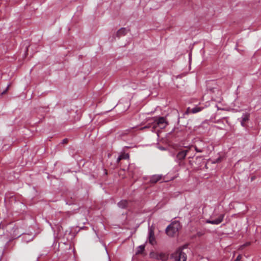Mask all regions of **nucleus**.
Instances as JSON below:
<instances>
[{"label":"nucleus","mask_w":261,"mask_h":261,"mask_svg":"<svg viewBox=\"0 0 261 261\" xmlns=\"http://www.w3.org/2000/svg\"><path fill=\"white\" fill-rule=\"evenodd\" d=\"M145 248V246L143 245H140L138 247V249L136 252V254H140L143 252Z\"/></svg>","instance_id":"obj_14"},{"label":"nucleus","mask_w":261,"mask_h":261,"mask_svg":"<svg viewBox=\"0 0 261 261\" xmlns=\"http://www.w3.org/2000/svg\"><path fill=\"white\" fill-rule=\"evenodd\" d=\"M161 149H162V150L164 149V148H161Z\"/></svg>","instance_id":"obj_21"},{"label":"nucleus","mask_w":261,"mask_h":261,"mask_svg":"<svg viewBox=\"0 0 261 261\" xmlns=\"http://www.w3.org/2000/svg\"><path fill=\"white\" fill-rule=\"evenodd\" d=\"M122 159H127L129 158V154L128 153L122 155Z\"/></svg>","instance_id":"obj_15"},{"label":"nucleus","mask_w":261,"mask_h":261,"mask_svg":"<svg viewBox=\"0 0 261 261\" xmlns=\"http://www.w3.org/2000/svg\"><path fill=\"white\" fill-rule=\"evenodd\" d=\"M127 31L126 28H122L118 31L117 35L118 36L124 35L127 33Z\"/></svg>","instance_id":"obj_11"},{"label":"nucleus","mask_w":261,"mask_h":261,"mask_svg":"<svg viewBox=\"0 0 261 261\" xmlns=\"http://www.w3.org/2000/svg\"><path fill=\"white\" fill-rule=\"evenodd\" d=\"M148 241L149 243L152 245L156 243L154 233V228L152 226H149L148 227Z\"/></svg>","instance_id":"obj_5"},{"label":"nucleus","mask_w":261,"mask_h":261,"mask_svg":"<svg viewBox=\"0 0 261 261\" xmlns=\"http://www.w3.org/2000/svg\"><path fill=\"white\" fill-rule=\"evenodd\" d=\"M162 176L161 175H153L150 179L151 182L155 183L161 179Z\"/></svg>","instance_id":"obj_8"},{"label":"nucleus","mask_w":261,"mask_h":261,"mask_svg":"<svg viewBox=\"0 0 261 261\" xmlns=\"http://www.w3.org/2000/svg\"><path fill=\"white\" fill-rule=\"evenodd\" d=\"M9 86V85H8V86H7V89H6V90H5V91H4V92H3V94L6 92V91L7 90V89H8Z\"/></svg>","instance_id":"obj_20"},{"label":"nucleus","mask_w":261,"mask_h":261,"mask_svg":"<svg viewBox=\"0 0 261 261\" xmlns=\"http://www.w3.org/2000/svg\"><path fill=\"white\" fill-rule=\"evenodd\" d=\"M22 239H23V241L24 242L28 243L33 240V237L29 234H24L23 236Z\"/></svg>","instance_id":"obj_10"},{"label":"nucleus","mask_w":261,"mask_h":261,"mask_svg":"<svg viewBox=\"0 0 261 261\" xmlns=\"http://www.w3.org/2000/svg\"><path fill=\"white\" fill-rule=\"evenodd\" d=\"M187 153L188 150H182L177 153V158L179 160H182L186 158Z\"/></svg>","instance_id":"obj_7"},{"label":"nucleus","mask_w":261,"mask_h":261,"mask_svg":"<svg viewBox=\"0 0 261 261\" xmlns=\"http://www.w3.org/2000/svg\"><path fill=\"white\" fill-rule=\"evenodd\" d=\"M149 255L151 258L158 260L165 261L167 259V256L164 253L152 252L150 253Z\"/></svg>","instance_id":"obj_4"},{"label":"nucleus","mask_w":261,"mask_h":261,"mask_svg":"<svg viewBox=\"0 0 261 261\" xmlns=\"http://www.w3.org/2000/svg\"><path fill=\"white\" fill-rule=\"evenodd\" d=\"M194 148H195V150L197 152H202V150L198 149V148L196 146H195Z\"/></svg>","instance_id":"obj_16"},{"label":"nucleus","mask_w":261,"mask_h":261,"mask_svg":"<svg viewBox=\"0 0 261 261\" xmlns=\"http://www.w3.org/2000/svg\"><path fill=\"white\" fill-rule=\"evenodd\" d=\"M128 202L126 200H122L118 203V206L121 208H125L127 205Z\"/></svg>","instance_id":"obj_9"},{"label":"nucleus","mask_w":261,"mask_h":261,"mask_svg":"<svg viewBox=\"0 0 261 261\" xmlns=\"http://www.w3.org/2000/svg\"><path fill=\"white\" fill-rule=\"evenodd\" d=\"M67 142V139H64L63 140V143H66Z\"/></svg>","instance_id":"obj_19"},{"label":"nucleus","mask_w":261,"mask_h":261,"mask_svg":"<svg viewBox=\"0 0 261 261\" xmlns=\"http://www.w3.org/2000/svg\"><path fill=\"white\" fill-rule=\"evenodd\" d=\"M172 257L176 261H186L187 256L180 249L176 250L172 255Z\"/></svg>","instance_id":"obj_3"},{"label":"nucleus","mask_w":261,"mask_h":261,"mask_svg":"<svg viewBox=\"0 0 261 261\" xmlns=\"http://www.w3.org/2000/svg\"><path fill=\"white\" fill-rule=\"evenodd\" d=\"M203 107H199L198 106H196L194 108H192L191 110V112L193 114L198 113L199 112H200L203 109Z\"/></svg>","instance_id":"obj_12"},{"label":"nucleus","mask_w":261,"mask_h":261,"mask_svg":"<svg viewBox=\"0 0 261 261\" xmlns=\"http://www.w3.org/2000/svg\"><path fill=\"white\" fill-rule=\"evenodd\" d=\"M168 125V122L165 118L160 117L158 118H155L154 121L153 127H159L160 129H163Z\"/></svg>","instance_id":"obj_2"},{"label":"nucleus","mask_w":261,"mask_h":261,"mask_svg":"<svg viewBox=\"0 0 261 261\" xmlns=\"http://www.w3.org/2000/svg\"><path fill=\"white\" fill-rule=\"evenodd\" d=\"M240 259H241V256L238 255L235 261H239Z\"/></svg>","instance_id":"obj_18"},{"label":"nucleus","mask_w":261,"mask_h":261,"mask_svg":"<svg viewBox=\"0 0 261 261\" xmlns=\"http://www.w3.org/2000/svg\"><path fill=\"white\" fill-rule=\"evenodd\" d=\"M249 115L248 114L245 113L242 116V121L241 122V124L243 125V123L249 119Z\"/></svg>","instance_id":"obj_13"},{"label":"nucleus","mask_w":261,"mask_h":261,"mask_svg":"<svg viewBox=\"0 0 261 261\" xmlns=\"http://www.w3.org/2000/svg\"><path fill=\"white\" fill-rule=\"evenodd\" d=\"M181 226L179 222L175 221L170 224L166 229L167 234L170 237L176 235L180 229Z\"/></svg>","instance_id":"obj_1"},{"label":"nucleus","mask_w":261,"mask_h":261,"mask_svg":"<svg viewBox=\"0 0 261 261\" xmlns=\"http://www.w3.org/2000/svg\"><path fill=\"white\" fill-rule=\"evenodd\" d=\"M224 217V214H221L218 216L217 219H216L215 220H207L206 223H210L211 224L218 225V224H220L223 221Z\"/></svg>","instance_id":"obj_6"},{"label":"nucleus","mask_w":261,"mask_h":261,"mask_svg":"<svg viewBox=\"0 0 261 261\" xmlns=\"http://www.w3.org/2000/svg\"><path fill=\"white\" fill-rule=\"evenodd\" d=\"M122 159V155H120L117 159V162H119Z\"/></svg>","instance_id":"obj_17"}]
</instances>
